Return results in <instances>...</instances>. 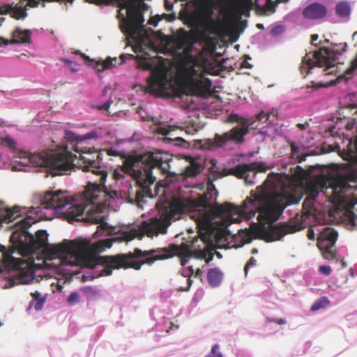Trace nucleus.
<instances>
[{
  "label": "nucleus",
  "instance_id": "nucleus-1",
  "mask_svg": "<svg viewBox=\"0 0 357 357\" xmlns=\"http://www.w3.org/2000/svg\"><path fill=\"white\" fill-rule=\"evenodd\" d=\"M102 154L95 150L88 149L80 155L77 165L84 172H91L97 178L89 182L81 202L72 200L67 190H55L45 192L36 198L34 204L30 208L15 206L8 207L0 202V228L3 222H13L22 218L10 226L13 232L10 237L11 246L7 248L1 245L4 264L0 266V273L4 278L11 271H18L16 277L10 278L3 288L8 289L18 284H29L36 278L32 269L26 268V261L22 258L13 256L33 257L38 250L49 246V234L45 229L38 230L36 236L29 229L40 220H52L55 217L63 218L69 222L87 219L98 224L93 238L98 240L97 250L103 252L110 248L114 242L130 241L135 238H142L144 235L150 238L158 237L167 233L172 220L181 218L176 207L167 200L158 202L155 208L149 213L147 220H144L130 231H123L119 234L117 228L106 222V216L101 214L98 201L100 197H105V204L113 206L119 201L121 203L132 196L139 198L137 205L143 208L144 198L153 199L154 191L158 188L156 174H161L164 177L159 179L165 192L172 194L175 198H185L192 192V189L202 192L199 195L202 206L195 209L192 218L202 229L211 227L216 219L225 223H237L243 219L250 220L256 213L261 220V185L257 187V192L252 198L244 201L243 208H239L226 202L223 205L216 202L218 197L213 181L215 178L202 174L204 167L196 160L190 162L183 174H176L170 171L169 161L164 159L161 153L147 151L142 154L130 157L126 161L123 169H115L112 172L113 183L106 185L107 172L100 165Z\"/></svg>",
  "mask_w": 357,
  "mask_h": 357
},
{
  "label": "nucleus",
  "instance_id": "nucleus-2",
  "mask_svg": "<svg viewBox=\"0 0 357 357\" xmlns=\"http://www.w3.org/2000/svg\"><path fill=\"white\" fill-rule=\"evenodd\" d=\"M356 183V174L337 172L328 175L319 184V188L310 185L307 188V197L303 202L308 218L317 225L326 224L328 220L325 211L318 210L314 205L317 197L323 194L331 203L340 202L343 199L344 193L357 190Z\"/></svg>",
  "mask_w": 357,
  "mask_h": 357
},
{
  "label": "nucleus",
  "instance_id": "nucleus-3",
  "mask_svg": "<svg viewBox=\"0 0 357 357\" xmlns=\"http://www.w3.org/2000/svg\"><path fill=\"white\" fill-rule=\"evenodd\" d=\"M172 255L163 248L142 251L136 248L133 252L119 254L100 259L102 264L91 263L90 273L82 275V281H92L95 278L110 275L112 269L132 268L139 270L142 264L151 265L154 261L172 257Z\"/></svg>",
  "mask_w": 357,
  "mask_h": 357
},
{
  "label": "nucleus",
  "instance_id": "nucleus-4",
  "mask_svg": "<svg viewBox=\"0 0 357 357\" xmlns=\"http://www.w3.org/2000/svg\"><path fill=\"white\" fill-rule=\"evenodd\" d=\"M95 4L115 2L119 10L117 17L121 32L128 38L135 39L139 37L144 29V12L149 8L142 0H87Z\"/></svg>",
  "mask_w": 357,
  "mask_h": 357
},
{
  "label": "nucleus",
  "instance_id": "nucleus-5",
  "mask_svg": "<svg viewBox=\"0 0 357 357\" xmlns=\"http://www.w3.org/2000/svg\"><path fill=\"white\" fill-rule=\"evenodd\" d=\"M228 121L237 125L222 134L216 133L214 138L195 141L197 149L214 151L218 149H233L234 146L245 142V137L250 129L255 128V123L250 118H245L238 114L232 113L228 116Z\"/></svg>",
  "mask_w": 357,
  "mask_h": 357
},
{
  "label": "nucleus",
  "instance_id": "nucleus-6",
  "mask_svg": "<svg viewBox=\"0 0 357 357\" xmlns=\"http://www.w3.org/2000/svg\"><path fill=\"white\" fill-rule=\"evenodd\" d=\"M91 245L90 241L83 244L76 241L68 240L51 245V253L47 264L50 268L58 271H68V266L73 267L79 264L84 252Z\"/></svg>",
  "mask_w": 357,
  "mask_h": 357
},
{
  "label": "nucleus",
  "instance_id": "nucleus-7",
  "mask_svg": "<svg viewBox=\"0 0 357 357\" xmlns=\"http://www.w3.org/2000/svg\"><path fill=\"white\" fill-rule=\"evenodd\" d=\"M333 46L341 48V50L339 49L330 50L324 47L317 51L307 53L302 60L301 73L306 76L312 73L314 67H325L324 71L326 75L335 73L336 71L335 61L342 53L347 51V43H336Z\"/></svg>",
  "mask_w": 357,
  "mask_h": 357
},
{
  "label": "nucleus",
  "instance_id": "nucleus-8",
  "mask_svg": "<svg viewBox=\"0 0 357 357\" xmlns=\"http://www.w3.org/2000/svg\"><path fill=\"white\" fill-rule=\"evenodd\" d=\"M18 155L20 158L26 160V162L33 167L49 169L53 176L70 174L74 168L73 162L61 154L20 151Z\"/></svg>",
  "mask_w": 357,
  "mask_h": 357
},
{
  "label": "nucleus",
  "instance_id": "nucleus-9",
  "mask_svg": "<svg viewBox=\"0 0 357 357\" xmlns=\"http://www.w3.org/2000/svg\"><path fill=\"white\" fill-rule=\"evenodd\" d=\"M48 2H64L73 3L74 0H45ZM39 4L38 0H20L17 3H8L4 4L0 8L1 15H10L15 20H24L27 17V6L37 7Z\"/></svg>",
  "mask_w": 357,
  "mask_h": 357
},
{
  "label": "nucleus",
  "instance_id": "nucleus-10",
  "mask_svg": "<svg viewBox=\"0 0 357 357\" xmlns=\"http://www.w3.org/2000/svg\"><path fill=\"white\" fill-rule=\"evenodd\" d=\"M318 245L322 251V256L326 259H333L336 257V251L333 249L338 237V232L334 228L325 227L317 229Z\"/></svg>",
  "mask_w": 357,
  "mask_h": 357
},
{
  "label": "nucleus",
  "instance_id": "nucleus-11",
  "mask_svg": "<svg viewBox=\"0 0 357 357\" xmlns=\"http://www.w3.org/2000/svg\"><path fill=\"white\" fill-rule=\"evenodd\" d=\"M265 169V165L263 162L243 163L231 169V173L235 176L243 179L248 185L251 186L256 183L255 178L257 172L262 173Z\"/></svg>",
  "mask_w": 357,
  "mask_h": 357
},
{
  "label": "nucleus",
  "instance_id": "nucleus-12",
  "mask_svg": "<svg viewBox=\"0 0 357 357\" xmlns=\"http://www.w3.org/2000/svg\"><path fill=\"white\" fill-rule=\"evenodd\" d=\"M199 241L195 239L191 245L183 243L185 247V254L181 257V265L184 268L191 257L196 259H204L206 264H209L214 257L211 251H208L205 248V242L200 240L202 245L197 244Z\"/></svg>",
  "mask_w": 357,
  "mask_h": 357
},
{
  "label": "nucleus",
  "instance_id": "nucleus-13",
  "mask_svg": "<svg viewBox=\"0 0 357 357\" xmlns=\"http://www.w3.org/2000/svg\"><path fill=\"white\" fill-rule=\"evenodd\" d=\"M304 227L303 224L291 227L275 225L271 227L269 231L264 234V240L266 242L280 241L286 234L296 232Z\"/></svg>",
  "mask_w": 357,
  "mask_h": 357
},
{
  "label": "nucleus",
  "instance_id": "nucleus-14",
  "mask_svg": "<svg viewBox=\"0 0 357 357\" xmlns=\"http://www.w3.org/2000/svg\"><path fill=\"white\" fill-rule=\"evenodd\" d=\"M302 15L308 20L319 21L326 16L327 8L321 3L312 2L303 9Z\"/></svg>",
  "mask_w": 357,
  "mask_h": 357
},
{
  "label": "nucleus",
  "instance_id": "nucleus-15",
  "mask_svg": "<svg viewBox=\"0 0 357 357\" xmlns=\"http://www.w3.org/2000/svg\"><path fill=\"white\" fill-rule=\"evenodd\" d=\"M32 33L29 29H22L19 27L16 28L12 34V39L8 40L3 37H0V47L6 46L9 44H25L29 43Z\"/></svg>",
  "mask_w": 357,
  "mask_h": 357
},
{
  "label": "nucleus",
  "instance_id": "nucleus-16",
  "mask_svg": "<svg viewBox=\"0 0 357 357\" xmlns=\"http://www.w3.org/2000/svg\"><path fill=\"white\" fill-rule=\"evenodd\" d=\"M245 6L255 8L259 15H268L275 10V5L272 0H245Z\"/></svg>",
  "mask_w": 357,
  "mask_h": 357
},
{
  "label": "nucleus",
  "instance_id": "nucleus-17",
  "mask_svg": "<svg viewBox=\"0 0 357 357\" xmlns=\"http://www.w3.org/2000/svg\"><path fill=\"white\" fill-rule=\"evenodd\" d=\"M356 124L357 121L355 118H344V119L340 122L328 125L326 131L328 132L331 136L335 137L342 133L341 129L342 126H344L347 130H351L356 128Z\"/></svg>",
  "mask_w": 357,
  "mask_h": 357
},
{
  "label": "nucleus",
  "instance_id": "nucleus-18",
  "mask_svg": "<svg viewBox=\"0 0 357 357\" xmlns=\"http://www.w3.org/2000/svg\"><path fill=\"white\" fill-rule=\"evenodd\" d=\"M96 137H100V135L98 134L97 131L95 130H92L89 132L79 135L77 133L74 132L70 130H65L64 138L69 143L76 142L77 144L84 142L86 140L92 139Z\"/></svg>",
  "mask_w": 357,
  "mask_h": 357
},
{
  "label": "nucleus",
  "instance_id": "nucleus-19",
  "mask_svg": "<svg viewBox=\"0 0 357 357\" xmlns=\"http://www.w3.org/2000/svg\"><path fill=\"white\" fill-rule=\"evenodd\" d=\"M222 278L223 273L219 268L215 267L208 269L207 272V280L211 287H219L222 283Z\"/></svg>",
  "mask_w": 357,
  "mask_h": 357
},
{
  "label": "nucleus",
  "instance_id": "nucleus-20",
  "mask_svg": "<svg viewBox=\"0 0 357 357\" xmlns=\"http://www.w3.org/2000/svg\"><path fill=\"white\" fill-rule=\"evenodd\" d=\"M31 295L33 297V300L29 303L28 309H31L33 306L36 311L41 310L46 301V296H41L38 291L32 292Z\"/></svg>",
  "mask_w": 357,
  "mask_h": 357
},
{
  "label": "nucleus",
  "instance_id": "nucleus-21",
  "mask_svg": "<svg viewBox=\"0 0 357 357\" xmlns=\"http://www.w3.org/2000/svg\"><path fill=\"white\" fill-rule=\"evenodd\" d=\"M335 13L339 17H347L351 13V6L349 2L342 1L335 6Z\"/></svg>",
  "mask_w": 357,
  "mask_h": 357
},
{
  "label": "nucleus",
  "instance_id": "nucleus-22",
  "mask_svg": "<svg viewBox=\"0 0 357 357\" xmlns=\"http://www.w3.org/2000/svg\"><path fill=\"white\" fill-rule=\"evenodd\" d=\"M328 303L329 301L327 297H320L311 305L310 310L312 312L317 311L319 309L324 307Z\"/></svg>",
  "mask_w": 357,
  "mask_h": 357
},
{
  "label": "nucleus",
  "instance_id": "nucleus-23",
  "mask_svg": "<svg viewBox=\"0 0 357 357\" xmlns=\"http://www.w3.org/2000/svg\"><path fill=\"white\" fill-rule=\"evenodd\" d=\"M181 274L183 277L188 278V287L186 289V290H188L192 283V280L191 279V277L193 276L194 275V269L192 266H188L185 268H183L181 271Z\"/></svg>",
  "mask_w": 357,
  "mask_h": 357
},
{
  "label": "nucleus",
  "instance_id": "nucleus-24",
  "mask_svg": "<svg viewBox=\"0 0 357 357\" xmlns=\"http://www.w3.org/2000/svg\"><path fill=\"white\" fill-rule=\"evenodd\" d=\"M267 141L271 137V135L273 132V126L271 123H268L265 126H263L258 130Z\"/></svg>",
  "mask_w": 357,
  "mask_h": 357
},
{
  "label": "nucleus",
  "instance_id": "nucleus-25",
  "mask_svg": "<svg viewBox=\"0 0 357 357\" xmlns=\"http://www.w3.org/2000/svg\"><path fill=\"white\" fill-rule=\"evenodd\" d=\"M82 291L90 299H93L100 294L99 291L98 290H96L95 288L90 287V286H86V287L82 288Z\"/></svg>",
  "mask_w": 357,
  "mask_h": 357
},
{
  "label": "nucleus",
  "instance_id": "nucleus-26",
  "mask_svg": "<svg viewBox=\"0 0 357 357\" xmlns=\"http://www.w3.org/2000/svg\"><path fill=\"white\" fill-rule=\"evenodd\" d=\"M284 31L285 26L282 24H273L270 31V34L272 36L275 37L284 33Z\"/></svg>",
  "mask_w": 357,
  "mask_h": 357
},
{
  "label": "nucleus",
  "instance_id": "nucleus-27",
  "mask_svg": "<svg viewBox=\"0 0 357 357\" xmlns=\"http://www.w3.org/2000/svg\"><path fill=\"white\" fill-rule=\"evenodd\" d=\"M68 303L73 306L80 302L79 295L77 291H72L67 298Z\"/></svg>",
  "mask_w": 357,
  "mask_h": 357
},
{
  "label": "nucleus",
  "instance_id": "nucleus-28",
  "mask_svg": "<svg viewBox=\"0 0 357 357\" xmlns=\"http://www.w3.org/2000/svg\"><path fill=\"white\" fill-rule=\"evenodd\" d=\"M204 357H223L222 352L220 351V345L218 344L213 345L210 353Z\"/></svg>",
  "mask_w": 357,
  "mask_h": 357
},
{
  "label": "nucleus",
  "instance_id": "nucleus-29",
  "mask_svg": "<svg viewBox=\"0 0 357 357\" xmlns=\"http://www.w3.org/2000/svg\"><path fill=\"white\" fill-rule=\"evenodd\" d=\"M348 225L351 229H354L357 227V215L354 212H350L347 217Z\"/></svg>",
  "mask_w": 357,
  "mask_h": 357
},
{
  "label": "nucleus",
  "instance_id": "nucleus-30",
  "mask_svg": "<svg viewBox=\"0 0 357 357\" xmlns=\"http://www.w3.org/2000/svg\"><path fill=\"white\" fill-rule=\"evenodd\" d=\"M30 167L24 162H20L17 165H13V169L17 171L28 172L29 171Z\"/></svg>",
  "mask_w": 357,
  "mask_h": 357
},
{
  "label": "nucleus",
  "instance_id": "nucleus-31",
  "mask_svg": "<svg viewBox=\"0 0 357 357\" xmlns=\"http://www.w3.org/2000/svg\"><path fill=\"white\" fill-rule=\"evenodd\" d=\"M254 139L256 142L259 144H264L266 143V140L258 130L254 134Z\"/></svg>",
  "mask_w": 357,
  "mask_h": 357
},
{
  "label": "nucleus",
  "instance_id": "nucleus-32",
  "mask_svg": "<svg viewBox=\"0 0 357 357\" xmlns=\"http://www.w3.org/2000/svg\"><path fill=\"white\" fill-rule=\"evenodd\" d=\"M319 271L325 275H329L331 273V268L328 265H321L319 267Z\"/></svg>",
  "mask_w": 357,
  "mask_h": 357
},
{
  "label": "nucleus",
  "instance_id": "nucleus-33",
  "mask_svg": "<svg viewBox=\"0 0 357 357\" xmlns=\"http://www.w3.org/2000/svg\"><path fill=\"white\" fill-rule=\"evenodd\" d=\"M270 115L271 114L270 113H268V112H266L264 111H261L258 115H257V120L259 121H263L264 119V121H269V118H270Z\"/></svg>",
  "mask_w": 357,
  "mask_h": 357
},
{
  "label": "nucleus",
  "instance_id": "nucleus-34",
  "mask_svg": "<svg viewBox=\"0 0 357 357\" xmlns=\"http://www.w3.org/2000/svg\"><path fill=\"white\" fill-rule=\"evenodd\" d=\"M256 264H257V260L254 257H251L244 268L245 274L248 273L249 268L255 266Z\"/></svg>",
  "mask_w": 357,
  "mask_h": 357
},
{
  "label": "nucleus",
  "instance_id": "nucleus-35",
  "mask_svg": "<svg viewBox=\"0 0 357 357\" xmlns=\"http://www.w3.org/2000/svg\"><path fill=\"white\" fill-rule=\"evenodd\" d=\"M160 17L159 15L155 16H152L148 21V23L153 26H157L159 21L160 20Z\"/></svg>",
  "mask_w": 357,
  "mask_h": 357
},
{
  "label": "nucleus",
  "instance_id": "nucleus-36",
  "mask_svg": "<svg viewBox=\"0 0 357 357\" xmlns=\"http://www.w3.org/2000/svg\"><path fill=\"white\" fill-rule=\"evenodd\" d=\"M4 143L11 149H15L16 142L11 137H6L3 140Z\"/></svg>",
  "mask_w": 357,
  "mask_h": 357
},
{
  "label": "nucleus",
  "instance_id": "nucleus-37",
  "mask_svg": "<svg viewBox=\"0 0 357 357\" xmlns=\"http://www.w3.org/2000/svg\"><path fill=\"white\" fill-rule=\"evenodd\" d=\"M267 321L268 322H275V323H277L279 325H283V324H284L286 323V320L284 319H275V318L270 319V318H268L267 319Z\"/></svg>",
  "mask_w": 357,
  "mask_h": 357
},
{
  "label": "nucleus",
  "instance_id": "nucleus-38",
  "mask_svg": "<svg viewBox=\"0 0 357 357\" xmlns=\"http://www.w3.org/2000/svg\"><path fill=\"white\" fill-rule=\"evenodd\" d=\"M164 4L167 11H170L173 9L174 4L172 0H164Z\"/></svg>",
  "mask_w": 357,
  "mask_h": 357
},
{
  "label": "nucleus",
  "instance_id": "nucleus-39",
  "mask_svg": "<svg viewBox=\"0 0 357 357\" xmlns=\"http://www.w3.org/2000/svg\"><path fill=\"white\" fill-rule=\"evenodd\" d=\"M93 107L96 108L98 110H108V103L96 105Z\"/></svg>",
  "mask_w": 357,
  "mask_h": 357
},
{
  "label": "nucleus",
  "instance_id": "nucleus-40",
  "mask_svg": "<svg viewBox=\"0 0 357 357\" xmlns=\"http://www.w3.org/2000/svg\"><path fill=\"white\" fill-rule=\"evenodd\" d=\"M202 274H203L202 269V268H197L195 272L194 271L193 276L195 278H199L202 280Z\"/></svg>",
  "mask_w": 357,
  "mask_h": 357
},
{
  "label": "nucleus",
  "instance_id": "nucleus-41",
  "mask_svg": "<svg viewBox=\"0 0 357 357\" xmlns=\"http://www.w3.org/2000/svg\"><path fill=\"white\" fill-rule=\"evenodd\" d=\"M314 236H315V232H314V229L310 228L308 231V238H309V239L313 240V239H314Z\"/></svg>",
  "mask_w": 357,
  "mask_h": 357
},
{
  "label": "nucleus",
  "instance_id": "nucleus-42",
  "mask_svg": "<svg viewBox=\"0 0 357 357\" xmlns=\"http://www.w3.org/2000/svg\"><path fill=\"white\" fill-rule=\"evenodd\" d=\"M174 252L177 255H181V248L177 245H174Z\"/></svg>",
  "mask_w": 357,
  "mask_h": 357
},
{
  "label": "nucleus",
  "instance_id": "nucleus-43",
  "mask_svg": "<svg viewBox=\"0 0 357 357\" xmlns=\"http://www.w3.org/2000/svg\"><path fill=\"white\" fill-rule=\"evenodd\" d=\"M61 61L66 64L70 65V66L73 64V62L71 60H70L68 59H66V58L61 59Z\"/></svg>",
  "mask_w": 357,
  "mask_h": 357
},
{
  "label": "nucleus",
  "instance_id": "nucleus-44",
  "mask_svg": "<svg viewBox=\"0 0 357 357\" xmlns=\"http://www.w3.org/2000/svg\"><path fill=\"white\" fill-rule=\"evenodd\" d=\"M242 66L246 68H251L252 65L248 61H243L242 62Z\"/></svg>",
  "mask_w": 357,
  "mask_h": 357
},
{
  "label": "nucleus",
  "instance_id": "nucleus-45",
  "mask_svg": "<svg viewBox=\"0 0 357 357\" xmlns=\"http://www.w3.org/2000/svg\"><path fill=\"white\" fill-rule=\"evenodd\" d=\"M308 126H309V123H308L307 122H305V123H298V127L301 130H304V129H305Z\"/></svg>",
  "mask_w": 357,
  "mask_h": 357
},
{
  "label": "nucleus",
  "instance_id": "nucleus-46",
  "mask_svg": "<svg viewBox=\"0 0 357 357\" xmlns=\"http://www.w3.org/2000/svg\"><path fill=\"white\" fill-rule=\"evenodd\" d=\"M111 66H112V62L111 61H106L102 64L103 69L109 68Z\"/></svg>",
  "mask_w": 357,
  "mask_h": 357
},
{
  "label": "nucleus",
  "instance_id": "nucleus-47",
  "mask_svg": "<svg viewBox=\"0 0 357 357\" xmlns=\"http://www.w3.org/2000/svg\"><path fill=\"white\" fill-rule=\"evenodd\" d=\"M77 54H80L82 58H84L86 61V60H90V58L89 56H86L85 54H83L80 51L77 50L76 52H75Z\"/></svg>",
  "mask_w": 357,
  "mask_h": 357
},
{
  "label": "nucleus",
  "instance_id": "nucleus-48",
  "mask_svg": "<svg viewBox=\"0 0 357 357\" xmlns=\"http://www.w3.org/2000/svg\"><path fill=\"white\" fill-rule=\"evenodd\" d=\"M318 38H319V36L317 34L312 35V36H311L312 43H313L314 42L317 41Z\"/></svg>",
  "mask_w": 357,
  "mask_h": 357
},
{
  "label": "nucleus",
  "instance_id": "nucleus-49",
  "mask_svg": "<svg viewBox=\"0 0 357 357\" xmlns=\"http://www.w3.org/2000/svg\"><path fill=\"white\" fill-rule=\"evenodd\" d=\"M112 102H113V100H112V98H109V100L105 101L104 103H108V109H109Z\"/></svg>",
  "mask_w": 357,
  "mask_h": 357
},
{
  "label": "nucleus",
  "instance_id": "nucleus-50",
  "mask_svg": "<svg viewBox=\"0 0 357 357\" xmlns=\"http://www.w3.org/2000/svg\"><path fill=\"white\" fill-rule=\"evenodd\" d=\"M349 272H350V273H351V276H352V277H354V274H355V271H354V269L353 268H350V269H349Z\"/></svg>",
  "mask_w": 357,
  "mask_h": 357
},
{
  "label": "nucleus",
  "instance_id": "nucleus-51",
  "mask_svg": "<svg viewBox=\"0 0 357 357\" xmlns=\"http://www.w3.org/2000/svg\"><path fill=\"white\" fill-rule=\"evenodd\" d=\"M257 27L258 29H264V25L262 24H259V23L257 24Z\"/></svg>",
  "mask_w": 357,
  "mask_h": 357
},
{
  "label": "nucleus",
  "instance_id": "nucleus-52",
  "mask_svg": "<svg viewBox=\"0 0 357 357\" xmlns=\"http://www.w3.org/2000/svg\"><path fill=\"white\" fill-rule=\"evenodd\" d=\"M5 17H0V25H1V24L5 21Z\"/></svg>",
  "mask_w": 357,
  "mask_h": 357
},
{
  "label": "nucleus",
  "instance_id": "nucleus-53",
  "mask_svg": "<svg viewBox=\"0 0 357 357\" xmlns=\"http://www.w3.org/2000/svg\"><path fill=\"white\" fill-rule=\"evenodd\" d=\"M175 17H176V15H175V14L174 13V14H172V17H171V18H169V20H174Z\"/></svg>",
  "mask_w": 357,
  "mask_h": 357
},
{
  "label": "nucleus",
  "instance_id": "nucleus-54",
  "mask_svg": "<svg viewBox=\"0 0 357 357\" xmlns=\"http://www.w3.org/2000/svg\"><path fill=\"white\" fill-rule=\"evenodd\" d=\"M342 266L343 267H346L347 266V264L344 261H342Z\"/></svg>",
  "mask_w": 357,
  "mask_h": 357
},
{
  "label": "nucleus",
  "instance_id": "nucleus-55",
  "mask_svg": "<svg viewBox=\"0 0 357 357\" xmlns=\"http://www.w3.org/2000/svg\"><path fill=\"white\" fill-rule=\"evenodd\" d=\"M71 70H72L73 72H76L77 70L76 68H74V66H72V67H71Z\"/></svg>",
  "mask_w": 357,
  "mask_h": 357
},
{
  "label": "nucleus",
  "instance_id": "nucleus-56",
  "mask_svg": "<svg viewBox=\"0 0 357 357\" xmlns=\"http://www.w3.org/2000/svg\"><path fill=\"white\" fill-rule=\"evenodd\" d=\"M257 249L256 248H254L253 250H252V253H257Z\"/></svg>",
  "mask_w": 357,
  "mask_h": 357
},
{
  "label": "nucleus",
  "instance_id": "nucleus-57",
  "mask_svg": "<svg viewBox=\"0 0 357 357\" xmlns=\"http://www.w3.org/2000/svg\"><path fill=\"white\" fill-rule=\"evenodd\" d=\"M357 37V31L353 34V38Z\"/></svg>",
  "mask_w": 357,
  "mask_h": 357
},
{
  "label": "nucleus",
  "instance_id": "nucleus-58",
  "mask_svg": "<svg viewBox=\"0 0 357 357\" xmlns=\"http://www.w3.org/2000/svg\"><path fill=\"white\" fill-rule=\"evenodd\" d=\"M217 256L219 257V258H222V255L220 252H218L217 253Z\"/></svg>",
  "mask_w": 357,
  "mask_h": 357
},
{
  "label": "nucleus",
  "instance_id": "nucleus-59",
  "mask_svg": "<svg viewBox=\"0 0 357 357\" xmlns=\"http://www.w3.org/2000/svg\"><path fill=\"white\" fill-rule=\"evenodd\" d=\"M107 93V89H104L102 91V95H105Z\"/></svg>",
  "mask_w": 357,
  "mask_h": 357
},
{
  "label": "nucleus",
  "instance_id": "nucleus-60",
  "mask_svg": "<svg viewBox=\"0 0 357 357\" xmlns=\"http://www.w3.org/2000/svg\"><path fill=\"white\" fill-rule=\"evenodd\" d=\"M177 140H182L184 143H186L185 141H184L183 139H181V138H177Z\"/></svg>",
  "mask_w": 357,
  "mask_h": 357
},
{
  "label": "nucleus",
  "instance_id": "nucleus-61",
  "mask_svg": "<svg viewBox=\"0 0 357 357\" xmlns=\"http://www.w3.org/2000/svg\"><path fill=\"white\" fill-rule=\"evenodd\" d=\"M324 43H329V40L326 39V40H324Z\"/></svg>",
  "mask_w": 357,
  "mask_h": 357
},
{
  "label": "nucleus",
  "instance_id": "nucleus-62",
  "mask_svg": "<svg viewBox=\"0 0 357 357\" xmlns=\"http://www.w3.org/2000/svg\"><path fill=\"white\" fill-rule=\"evenodd\" d=\"M244 24H245V26H246V23H247V21L246 20H244Z\"/></svg>",
  "mask_w": 357,
  "mask_h": 357
},
{
  "label": "nucleus",
  "instance_id": "nucleus-63",
  "mask_svg": "<svg viewBox=\"0 0 357 357\" xmlns=\"http://www.w3.org/2000/svg\"><path fill=\"white\" fill-rule=\"evenodd\" d=\"M245 230L248 233L249 230L247 228H245Z\"/></svg>",
  "mask_w": 357,
  "mask_h": 357
},
{
  "label": "nucleus",
  "instance_id": "nucleus-64",
  "mask_svg": "<svg viewBox=\"0 0 357 357\" xmlns=\"http://www.w3.org/2000/svg\"><path fill=\"white\" fill-rule=\"evenodd\" d=\"M2 326V323L1 321H0V327Z\"/></svg>",
  "mask_w": 357,
  "mask_h": 357
}]
</instances>
